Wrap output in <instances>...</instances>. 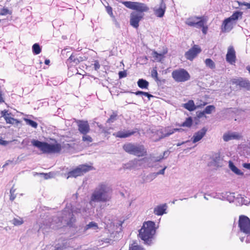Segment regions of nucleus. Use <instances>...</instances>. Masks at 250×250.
Returning a JSON list of instances; mask_svg holds the SVG:
<instances>
[{"mask_svg":"<svg viewBox=\"0 0 250 250\" xmlns=\"http://www.w3.org/2000/svg\"><path fill=\"white\" fill-rule=\"evenodd\" d=\"M242 15V12L235 11L230 17H229L228 18L233 22V21H237L239 18H241Z\"/></svg>","mask_w":250,"mask_h":250,"instance_id":"obj_28","label":"nucleus"},{"mask_svg":"<svg viewBox=\"0 0 250 250\" xmlns=\"http://www.w3.org/2000/svg\"><path fill=\"white\" fill-rule=\"evenodd\" d=\"M207 131V128L204 127L201 130L195 133L192 138V142L195 143L200 141L206 135Z\"/></svg>","mask_w":250,"mask_h":250,"instance_id":"obj_16","label":"nucleus"},{"mask_svg":"<svg viewBox=\"0 0 250 250\" xmlns=\"http://www.w3.org/2000/svg\"><path fill=\"white\" fill-rule=\"evenodd\" d=\"M82 141L83 142L90 143L93 141V139L90 136L86 134L83 135V136L82 137Z\"/></svg>","mask_w":250,"mask_h":250,"instance_id":"obj_38","label":"nucleus"},{"mask_svg":"<svg viewBox=\"0 0 250 250\" xmlns=\"http://www.w3.org/2000/svg\"><path fill=\"white\" fill-rule=\"evenodd\" d=\"M12 224L14 226H20L22 225L24 221L23 219L21 217L14 218L12 221Z\"/></svg>","mask_w":250,"mask_h":250,"instance_id":"obj_32","label":"nucleus"},{"mask_svg":"<svg viewBox=\"0 0 250 250\" xmlns=\"http://www.w3.org/2000/svg\"><path fill=\"white\" fill-rule=\"evenodd\" d=\"M4 102V100L3 99L2 95L0 93V103H2Z\"/></svg>","mask_w":250,"mask_h":250,"instance_id":"obj_54","label":"nucleus"},{"mask_svg":"<svg viewBox=\"0 0 250 250\" xmlns=\"http://www.w3.org/2000/svg\"><path fill=\"white\" fill-rule=\"evenodd\" d=\"M193 124V120L192 117H189L186 118V120L181 125H179L181 127H187L190 128Z\"/></svg>","mask_w":250,"mask_h":250,"instance_id":"obj_27","label":"nucleus"},{"mask_svg":"<svg viewBox=\"0 0 250 250\" xmlns=\"http://www.w3.org/2000/svg\"><path fill=\"white\" fill-rule=\"evenodd\" d=\"M204 17L205 16H194L189 17L187 19L186 23L190 26L198 27L199 24H201L202 23L201 20H202Z\"/></svg>","mask_w":250,"mask_h":250,"instance_id":"obj_13","label":"nucleus"},{"mask_svg":"<svg viewBox=\"0 0 250 250\" xmlns=\"http://www.w3.org/2000/svg\"><path fill=\"white\" fill-rule=\"evenodd\" d=\"M3 11H5L4 14H6V13H7V12L8 11V10H7V9H3Z\"/></svg>","mask_w":250,"mask_h":250,"instance_id":"obj_55","label":"nucleus"},{"mask_svg":"<svg viewBox=\"0 0 250 250\" xmlns=\"http://www.w3.org/2000/svg\"><path fill=\"white\" fill-rule=\"evenodd\" d=\"M243 5L245 6H246L248 8L250 9V3L244 2L243 3Z\"/></svg>","mask_w":250,"mask_h":250,"instance_id":"obj_52","label":"nucleus"},{"mask_svg":"<svg viewBox=\"0 0 250 250\" xmlns=\"http://www.w3.org/2000/svg\"><path fill=\"white\" fill-rule=\"evenodd\" d=\"M181 145V144H178L177 145V146H180Z\"/></svg>","mask_w":250,"mask_h":250,"instance_id":"obj_58","label":"nucleus"},{"mask_svg":"<svg viewBox=\"0 0 250 250\" xmlns=\"http://www.w3.org/2000/svg\"><path fill=\"white\" fill-rule=\"evenodd\" d=\"M144 95L147 97L149 100H150V98L153 97V96L152 95L148 93V92H145Z\"/></svg>","mask_w":250,"mask_h":250,"instance_id":"obj_49","label":"nucleus"},{"mask_svg":"<svg viewBox=\"0 0 250 250\" xmlns=\"http://www.w3.org/2000/svg\"><path fill=\"white\" fill-rule=\"evenodd\" d=\"M92 169L93 167L91 166L86 164L80 165L68 173L67 178L69 177L76 178L77 177L82 176Z\"/></svg>","mask_w":250,"mask_h":250,"instance_id":"obj_7","label":"nucleus"},{"mask_svg":"<svg viewBox=\"0 0 250 250\" xmlns=\"http://www.w3.org/2000/svg\"><path fill=\"white\" fill-rule=\"evenodd\" d=\"M205 63L206 66L211 69H214L215 68V63L211 59H206L205 60Z\"/></svg>","mask_w":250,"mask_h":250,"instance_id":"obj_29","label":"nucleus"},{"mask_svg":"<svg viewBox=\"0 0 250 250\" xmlns=\"http://www.w3.org/2000/svg\"><path fill=\"white\" fill-rule=\"evenodd\" d=\"M229 167L232 171L238 175H243V172L238 168L231 161L229 162Z\"/></svg>","mask_w":250,"mask_h":250,"instance_id":"obj_25","label":"nucleus"},{"mask_svg":"<svg viewBox=\"0 0 250 250\" xmlns=\"http://www.w3.org/2000/svg\"><path fill=\"white\" fill-rule=\"evenodd\" d=\"M215 107L213 105H209L206 107L204 111L206 114H211L212 111H215Z\"/></svg>","mask_w":250,"mask_h":250,"instance_id":"obj_34","label":"nucleus"},{"mask_svg":"<svg viewBox=\"0 0 250 250\" xmlns=\"http://www.w3.org/2000/svg\"><path fill=\"white\" fill-rule=\"evenodd\" d=\"M137 130L136 129L135 130L119 131L114 133L113 135L117 138H125L134 135L137 132Z\"/></svg>","mask_w":250,"mask_h":250,"instance_id":"obj_17","label":"nucleus"},{"mask_svg":"<svg viewBox=\"0 0 250 250\" xmlns=\"http://www.w3.org/2000/svg\"><path fill=\"white\" fill-rule=\"evenodd\" d=\"M156 228L154 222H145L139 231V236L146 244L150 245L155 233Z\"/></svg>","mask_w":250,"mask_h":250,"instance_id":"obj_2","label":"nucleus"},{"mask_svg":"<svg viewBox=\"0 0 250 250\" xmlns=\"http://www.w3.org/2000/svg\"><path fill=\"white\" fill-rule=\"evenodd\" d=\"M174 130L175 131H179L181 130V129L175 128Z\"/></svg>","mask_w":250,"mask_h":250,"instance_id":"obj_56","label":"nucleus"},{"mask_svg":"<svg viewBox=\"0 0 250 250\" xmlns=\"http://www.w3.org/2000/svg\"><path fill=\"white\" fill-rule=\"evenodd\" d=\"M15 191V189H14L13 188H12L10 191V200L12 201H13L16 198V195L14 194Z\"/></svg>","mask_w":250,"mask_h":250,"instance_id":"obj_39","label":"nucleus"},{"mask_svg":"<svg viewBox=\"0 0 250 250\" xmlns=\"http://www.w3.org/2000/svg\"><path fill=\"white\" fill-rule=\"evenodd\" d=\"M62 215L63 217H66L67 216L69 217V220L67 222L66 224L68 226L72 227L76 221L72 212L70 210H63L62 211Z\"/></svg>","mask_w":250,"mask_h":250,"instance_id":"obj_19","label":"nucleus"},{"mask_svg":"<svg viewBox=\"0 0 250 250\" xmlns=\"http://www.w3.org/2000/svg\"><path fill=\"white\" fill-rule=\"evenodd\" d=\"M151 75L152 78H153L156 81H159V79L158 77V73L157 71L156 67L154 68L151 72Z\"/></svg>","mask_w":250,"mask_h":250,"instance_id":"obj_37","label":"nucleus"},{"mask_svg":"<svg viewBox=\"0 0 250 250\" xmlns=\"http://www.w3.org/2000/svg\"><path fill=\"white\" fill-rule=\"evenodd\" d=\"M118 74L119 79H122L126 77L127 76V73L125 70L120 71Z\"/></svg>","mask_w":250,"mask_h":250,"instance_id":"obj_40","label":"nucleus"},{"mask_svg":"<svg viewBox=\"0 0 250 250\" xmlns=\"http://www.w3.org/2000/svg\"><path fill=\"white\" fill-rule=\"evenodd\" d=\"M166 210V205H160L157 206L154 209V213L157 215H162L165 213Z\"/></svg>","mask_w":250,"mask_h":250,"instance_id":"obj_24","label":"nucleus"},{"mask_svg":"<svg viewBox=\"0 0 250 250\" xmlns=\"http://www.w3.org/2000/svg\"><path fill=\"white\" fill-rule=\"evenodd\" d=\"M182 106L189 111H194L197 108L196 105L192 100H190L187 103L184 104Z\"/></svg>","mask_w":250,"mask_h":250,"instance_id":"obj_22","label":"nucleus"},{"mask_svg":"<svg viewBox=\"0 0 250 250\" xmlns=\"http://www.w3.org/2000/svg\"><path fill=\"white\" fill-rule=\"evenodd\" d=\"M121 2L126 7L136 11L132 12L130 14V24L134 28L138 29L140 21L144 18V13L148 12L149 7L146 4L142 2L131 1H123Z\"/></svg>","mask_w":250,"mask_h":250,"instance_id":"obj_1","label":"nucleus"},{"mask_svg":"<svg viewBox=\"0 0 250 250\" xmlns=\"http://www.w3.org/2000/svg\"><path fill=\"white\" fill-rule=\"evenodd\" d=\"M238 226L241 231L250 237V219L246 216H239Z\"/></svg>","mask_w":250,"mask_h":250,"instance_id":"obj_8","label":"nucleus"},{"mask_svg":"<svg viewBox=\"0 0 250 250\" xmlns=\"http://www.w3.org/2000/svg\"><path fill=\"white\" fill-rule=\"evenodd\" d=\"M78 130L83 135H86L90 130L89 125L87 121L79 120L77 122Z\"/></svg>","mask_w":250,"mask_h":250,"instance_id":"obj_11","label":"nucleus"},{"mask_svg":"<svg viewBox=\"0 0 250 250\" xmlns=\"http://www.w3.org/2000/svg\"><path fill=\"white\" fill-rule=\"evenodd\" d=\"M111 191V189L105 184H100L91 194L90 202H105L109 201L111 198L109 193Z\"/></svg>","mask_w":250,"mask_h":250,"instance_id":"obj_3","label":"nucleus"},{"mask_svg":"<svg viewBox=\"0 0 250 250\" xmlns=\"http://www.w3.org/2000/svg\"><path fill=\"white\" fill-rule=\"evenodd\" d=\"M243 167L248 169H250V163H244Z\"/></svg>","mask_w":250,"mask_h":250,"instance_id":"obj_48","label":"nucleus"},{"mask_svg":"<svg viewBox=\"0 0 250 250\" xmlns=\"http://www.w3.org/2000/svg\"><path fill=\"white\" fill-rule=\"evenodd\" d=\"M24 120L27 125L35 128H36L37 127L38 124L36 122L27 118H24Z\"/></svg>","mask_w":250,"mask_h":250,"instance_id":"obj_33","label":"nucleus"},{"mask_svg":"<svg viewBox=\"0 0 250 250\" xmlns=\"http://www.w3.org/2000/svg\"><path fill=\"white\" fill-rule=\"evenodd\" d=\"M117 117V113L116 112H113L110 116V117L107 119L106 122L108 123H111L114 122L116 119Z\"/></svg>","mask_w":250,"mask_h":250,"instance_id":"obj_35","label":"nucleus"},{"mask_svg":"<svg viewBox=\"0 0 250 250\" xmlns=\"http://www.w3.org/2000/svg\"><path fill=\"white\" fill-rule=\"evenodd\" d=\"M232 83L241 87L249 89L250 87V82L247 80H244L242 78L235 79L232 80Z\"/></svg>","mask_w":250,"mask_h":250,"instance_id":"obj_20","label":"nucleus"},{"mask_svg":"<svg viewBox=\"0 0 250 250\" xmlns=\"http://www.w3.org/2000/svg\"><path fill=\"white\" fill-rule=\"evenodd\" d=\"M132 93H134L136 95H144L145 92L142 91H137L135 92H132Z\"/></svg>","mask_w":250,"mask_h":250,"instance_id":"obj_47","label":"nucleus"},{"mask_svg":"<svg viewBox=\"0 0 250 250\" xmlns=\"http://www.w3.org/2000/svg\"><path fill=\"white\" fill-rule=\"evenodd\" d=\"M44 63L46 65H49L50 63V60L48 59H46L44 61Z\"/></svg>","mask_w":250,"mask_h":250,"instance_id":"obj_53","label":"nucleus"},{"mask_svg":"<svg viewBox=\"0 0 250 250\" xmlns=\"http://www.w3.org/2000/svg\"><path fill=\"white\" fill-rule=\"evenodd\" d=\"M197 104L196 105V107H197V108H202V107H204L207 104V103L200 101V102L199 103H197Z\"/></svg>","mask_w":250,"mask_h":250,"instance_id":"obj_43","label":"nucleus"},{"mask_svg":"<svg viewBox=\"0 0 250 250\" xmlns=\"http://www.w3.org/2000/svg\"><path fill=\"white\" fill-rule=\"evenodd\" d=\"M138 86L142 89H148L149 83L146 80L140 79L137 82Z\"/></svg>","mask_w":250,"mask_h":250,"instance_id":"obj_26","label":"nucleus"},{"mask_svg":"<svg viewBox=\"0 0 250 250\" xmlns=\"http://www.w3.org/2000/svg\"><path fill=\"white\" fill-rule=\"evenodd\" d=\"M166 9V6L165 3L163 1H162L160 4L159 7L154 10V14L157 17H163L165 13Z\"/></svg>","mask_w":250,"mask_h":250,"instance_id":"obj_21","label":"nucleus"},{"mask_svg":"<svg viewBox=\"0 0 250 250\" xmlns=\"http://www.w3.org/2000/svg\"><path fill=\"white\" fill-rule=\"evenodd\" d=\"M5 122L7 124L13 125L14 124H17L19 123L18 121L13 117L8 116L7 118H5Z\"/></svg>","mask_w":250,"mask_h":250,"instance_id":"obj_36","label":"nucleus"},{"mask_svg":"<svg viewBox=\"0 0 250 250\" xmlns=\"http://www.w3.org/2000/svg\"><path fill=\"white\" fill-rule=\"evenodd\" d=\"M8 144V142L0 139V145L5 146Z\"/></svg>","mask_w":250,"mask_h":250,"instance_id":"obj_50","label":"nucleus"},{"mask_svg":"<svg viewBox=\"0 0 250 250\" xmlns=\"http://www.w3.org/2000/svg\"><path fill=\"white\" fill-rule=\"evenodd\" d=\"M205 114H206V113L205 112V111L204 110L203 111L199 112L197 114V116L198 118H202V117L205 116Z\"/></svg>","mask_w":250,"mask_h":250,"instance_id":"obj_46","label":"nucleus"},{"mask_svg":"<svg viewBox=\"0 0 250 250\" xmlns=\"http://www.w3.org/2000/svg\"><path fill=\"white\" fill-rule=\"evenodd\" d=\"M83 61V58L82 57H78L76 54H72L71 55L67 60L66 63L68 65H77L81 62Z\"/></svg>","mask_w":250,"mask_h":250,"instance_id":"obj_18","label":"nucleus"},{"mask_svg":"<svg viewBox=\"0 0 250 250\" xmlns=\"http://www.w3.org/2000/svg\"><path fill=\"white\" fill-rule=\"evenodd\" d=\"M106 11H107V12L108 13V14L109 15H110V16H112L113 15L112 8L111 7H110V6H107L106 7Z\"/></svg>","mask_w":250,"mask_h":250,"instance_id":"obj_45","label":"nucleus"},{"mask_svg":"<svg viewBox=\"0 0 250 250\" xmlns=\"http://www.w3.org/2000/svg\"><path fill=\"white\" fill-rule=\"evenodd\" d=\"M129 250H144L142 248L138 245H132L129 247Z\"/></svg>","mask_w":250,"mask_h":250,"instance_id":"obj_41","label":"nucleus"},{"mask_svg":"<svg viewBox=\"0 0 250 250\" xmlns=\"http://www.w3.org/2000/svg\"><path fill=\"white\" fill-rule=\"evenodd\" d=\"M91 228H94L95 229H98L99 227L98 224L94 222H90L88 224L86 225L84 228V231H86Z\"/></svg>","mask_w":250,"mask_h":250,"instance_id":"obj_31","label":"nucleus"},{"mask_svg":"<svg viewBox=\"0 0 250 250\" xmlns=\"http://www.w3.org/2000/svg\"><path fill=\"white\" fill-rule=\"evenodd\" d=\"M202 51L201 47L194 44L190 49L185 53V57L187 60L192 61Z\"/></svg>","mask_w":250,"mask_h":250,"instance_id":"obj_9","label":"nucleus"},{"mask_svg":"<svg viewBox=\"0 0 250 250\" xmlns=\"http://www.w3.org/2000/svg\"><path fill=\"white\" fill-rule=\"evenodd\" d=\"M233 22L228 18L223 21L221 26V31L223 33L229 32L233 28Z\"/></svg>","mask_w":250,"mask_h":250,"instance_id":"obj_15","label":"nucleus"},{"mask_svg":"<svg viewBox=\"0 0 250 250\" xmlns=\"http://www.w3.org/2000/svg\"><path fill=\"white\" fill-rule=\"evenodd\" d=\"M93 65L95 70H97L100 67V65L98 60H96L94 61V63L93 64Z\"/></svg>","mask_w":250,"mask_h":250,"instance_id":"obj_44","label":"nucleus"},{"mask_svg":"<svg viewBox=\"0 0 250 250\" xmlns=\"http://www.w3.org/2000/svg\"><path fill=\"white\" fill-rule=\"evenodd\" d=\"M123 148L126 153L138 157H143L147 155V150L143 145L126 143L123 145Z\"/></svg>","mask_w":250,"mask_h":250,"instance_id":"obj_5","label":"nucleus"},{"mask_svg":"<svg viewBox=\"0 0 250 250\" xmlns=\"http://www.w3.org/2000/svg\"><path fill=\"white\" fill-rule=\"evenodd\" d=\"M55 144H48L46 142L33 140L31 143L33 146L38 148L43 153H60L62 146L61 144L58 143L56 140H55Z\"/></svg>","mask_w":250,"mask_h":250,"instance_id":"obj_4","label":"nucleus"},{"mask_svg":"<svg viewBox=\"0 0 250 250\" xmlns=\"http://www.w3.org/2000/svg\"><path fill=\"white\" fill-rule=\"evenodd\" d=\"M171 76L177 83L185 82L190 79L189 73L186 69L181 68L173 70Z\"/></svg>","mask_w":250,"mask_h":250,"instance_id":"obj_6","label":"nucleus"},{"mask_svg":"<svg viewBox=\"0 0 250 250\" xmlns=\"http://www.w3.org/2000/svg\"><path fill=\"white\" fill-rule=\"evenodd\" d=\"M166 167H164L163 169H161L159 172L158 174H164L165 172V169Z\"/></svg>","mask_w":250,"mask_h":250,"instance_id":"obj_51","label":"nucleus"},{"mask_svg":"<svg viewBox=\"0 0 250 250\" xmlns=\"http://www.w3.org/2000/svg\"><path fill=\"white\" fill-rule=\"evenodd\" d=\"M8 165V163L6 162V163L4 165L3 167H5V166H7V165Z\"/></svg>","mask_w":250,"mask_h":250,"instance_id":"obj_57","label":"nucleus"},{"mask_svg":"<svg viewBox=\"0 0 250 250\" xmlns=\"http://www.w3.org/2000/svg\"><path fill=\"white\" fill-rule=\"evenodd\" d=\"M208 21V18L207 17H204L202 20H201L202 23L201 24H199L197 27L202 28V31L204 35L207 34L208 30V26L206 25V22Z\"/></svg>","mask_w":250,"mask_h":250,"instance_id":"obj_23","label":"nucleus"},{"mask_svg":"<svg viewBox=\"0 0 250 250\" xmlns=\"http://www.w3.org/2000/svg\"><path fill=\"white\" fill-rule=\"evenodd\" d=\"M32 51L34 54H39L41 51L42 49L38 43H35L32 46Z\"/></svg>","mask_w":250,"mask_h":250,"instance_id":"obj_30","label":"nucleus"},{"mask_svg":"<svg viewBox=\"0 0 250 250\" xmlns=\"http://www.w3.org/2000/svg\"><path fill=\"white\" fill-rule=\"evenodd\" d=\"M2 116L4 118V120L5 119V118H7L8 116H10L11 115V113H9L8 112V111L6 110H4L3 111H2L1 112Z\"/></svg>","mask_w":250,"mask_h":250,"instance_id":"obj_42","label":"nucleus"},{"mask_svg":"<svg viewBox=\"0 0 250 250\" xmlns=\"http://www.w3.org/2000/svg\"><path fill=\"white\" fill-rule=\"evenodd\" d=\"M226 61L230 64H234L236 61V52L232 46H229L228 48L226 56Z\"/></svg>","mask_w":250,"mask_h":250,"instance_id":"obj_10","label":"nucleus"},{"mask_svg":"<svg viewBox=\"0 0 250 250\" xmlns=\"http://www.w3.org/2000/svg\"><path fill=\"white\" fill-rule=\"evenodd\" d=\"M168 52V49L167 47H164L163 51L161 53H158L156 51H153L152 52V56L154 59V61L157 62H162L164 60L165 55Z\"/></svg>","mask_w":250,"mask_h":250,"instance_id":"obj_12","label":"nucleus"},{"mask_svg":"<svg viewBox=\"0 0 250 250\" xmlns=\"http://www.w3.org/2000/svg\"><path fill=\"white\" fill-rule=\"evenodd\" d=\"M242 137L239 133L228 132L223 135V139L224 141L228 142L231 140H240Z\"/></svg>","mask_w":250,"mask_h":250,"instance_id":"obj_14","label":"nucleus"}]
</instances>
